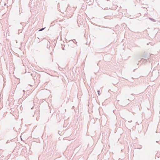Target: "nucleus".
I'll use <instances>...</instances> for the list:
<instances>
[{
	"label": "nucleus",
	"instance_id": "f03ea898",
	"mask_svg": "<svg viewBox=\"0 0 160 160\" xmlns=\"http://www.w3.org/2000/svg\"><path fill=\"white\" fill-rule=\"evenodd\" d=\"M43 29H44V28H42L41 29H40V30H39V31H41Z\"/></svg>",
	"mask_w": 160,
	"mask_h": 160
},
{
	"label": "nucleus",
	"instance_id": "f257e3e1",
	"mask_svg": "<svg viewBox=\"0 0 160 160\" xmlns=\"http://www.w3.org/2000/svg\"><path fill=\"white\" fill-rule=\"evenodd\" d=\"M98 95H100V92L99 91H98Z\"/></svg>",
	"mask_w": 160,
	"mask_h": 160
}]
</instances>
